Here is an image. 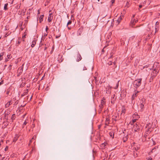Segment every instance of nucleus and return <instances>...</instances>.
Returning <instances> with one entry per match:
<instances>
[{
	"label": "nucleus",
	"instance_id": "nucleus-1",
	"mask_svg": "<svg viewBox=\"0 0 160 160\" xmlns=\"http://www.w3.org/2000/svg\"><path fill=\"white\" fill-rule=\"evenodd\" d=\"M141 78L135 80L133 82L134 86L136 88L138 87L141 84Z\"/></svg>",
	"mask_w": 160,
	"mask_h": 160
},
{
	"label": "nucleus",
	"instance_id": "nucleus-2",
	"mask_svg": "<svg viewBox=\"0 0 160 160\" xmlns=\"http://www.w3.org/2000/svg\"><path fill=\"white\" fill-rule=\"evenodd\" d=\"M159 71L156 68L154 69L153 72H152L151 74V78H152V79L155 77L157 75V74L158 73Z\"/></svg>",
	"mask_w": 160,
	"mask_h": 160
},
{
	"label": "nucleus",
	"instance_id": "nucleus-3",
	"mask_svg": "<svg viewBox=\"0 0 160 160\" xmlns=\"http://www.w3.org/2000/svg\"><path fill=\"white\" fill-rule=\"evenodd\" d=\"M138 21V20L136 19L135 18H132L130 23V26L133 27V26H134L135 24V23Z\"/></svg>",
	"mask_w": 160,
	"mask_h": 160
},
{
	"label": "nucleus",
	"instance_id": "nucleus-4",
	"mask_svg": "<svg viewBox=\"0 0 160 160\" xmlns=\"http://www.w3.org/2000/svg\"><path fill=\"white\" fill-rule=\"evenodd\" d=\"M82 58V57L80 54L79 53V52H78V54L77 55V58L76 59V61L78 62H79L80 61Z\"/></svg>",
	"mask_w": 160,
	"mask_h": 160
},
{
	"label": "nucleus",
	"instance_id": "nucleus-5",
	"mask_svg": "<svg viewBox=\"0 0 160 160\" xmlns=\"http://www.w3.org/2000/svg\"><path fill=\"white\" fill-rule=\"evenodd\" d=\"M145 103V99L144 98H142L140 101V105H144Z\"/></svg>",
	"mask_w": 160,
	"mask_h": 160
},
{
	"label": "nucleus",
	"instance_id": "nucleus-6",
	"mask_svg": "<svg viewBox=\"0 0 160 160\" xmlns=\"http://www.w3.org/2000/svg\"><path fill=\"white\" fill-rule=\"evenodd\" d=\"M52 14L51 13L49 14L48 18V22H51L52 19Z\"/></svg>",
	"mask_w": 160,
	"mask_h": 160
},
{
	"label": "nucleus",
	"instance_id": "nucleus-7",
	"mask_svg": "<svg viewBox=\"0 0 160 160\" xmlns=\"http://www.w3.org/2000/svg\"><path fill=\"white\" fill-rule=\"evenodd\" d=\"M128 138V135H127L126 136H124V137H123L122 138L123 141L124 142H125L127 140Z\"/></svg>",
	"mask_w": 160,
	"mask_h": 160
},
{
	"label": "nucleus",
	"instance_id": "nucleus-8",
	"mask_svg": "<svg viewBox=\"0 0 160 160\" xmlns=\"http://www.w3.org/2000/svg\"><path fill=\"white\" fill-rule=\"evenodd\" d=\"M36 44V40H35V38H34V39L32 42V44L31 45V47L32 48L34 47Z\"/></svg>",
	"mask_w": 160,
	"mask_h": 160
},
{
	"label": "nucleus",
	"instance_id": "nucleus-9",
	"mask_svg": "<svg viewBox=\"0 0 160 160\" xmlns=\"http://www.w3.org/2000/svg\"><path fill=\"white\" fill-rule=\"evenodd\" d=\"M44 17L43 15H42L40 16V18H39V22H41L43 21V18Z\"/></svg>",
	"mask_w": 160,
	"mask_h": 160
},
{
	"label": "nucleus",
	"instance_id": "nucleus-10",
	"mask_svg": "<svg viewBox=\"0 0 160 160\" xmlns=\"http://www.w3.org/2000/svg\"><path fill=\"white\" fill-rule=\"evenodd\" d=\"M8 5V3H6L4 4V10H8V8H7V6Z\"/></svg>",
	"mask_w": 160,
	"mask_h": 160
},
{
	"label": "nucleus",
	"instance_id": "nucleus-11",
	"mask_svg": "<svg viewBox=\"0 0 160 160\" xmlns=\"http://www.w3.org/2000/svg\"><path fill=\"white\" fill-rule=\"evenodd\" d=\"M23 71V67H21L18 70V71L19 72V73H21Z\"/></svg>",
	"mask_w": 160,
	"mask_h": 160
},
{
	"label": "nucleus",
	"instance_id": "nucleus-12",
	"mask_svg": "<svg viewBox=\"0 0 160 160\" xmlns=\"http://www.w3.org/2000/svg\"><path fill=\"white\" fill-rule=\"evenodd\" d=\"M11 101H10L8 102L6 105V106H7L8 107L11 104Z\"/></svg>",
	"mask_w": 160,
	"mask_h": 160
},
{
	"label": "nucleus",
	"instance_id": "nucleus-13",
	"mask_svg": "<svg viewBox=\"0 0 160 160\" xmlns=\"http://www.w3.org/2000/svg\"><path fill=\"white\" fill-rule=\"evenodd\" d=\"M138 153L136 151H134L133 155L134 157H136L137 156Z\"/></svg>",
	"mask_w": 160,
	"mask_h": 160
},
{
	"label": "nucleus",
	"instance_id": "nucleus-14",
	"mask_svg": "<svg viewBox=\"0 0 160 160\" xmlns=\"http://www.w3.org/2000/svg\"><path fill=\"white\" fill-rule=\"evenodd\" d=\"M121 19V17H119V18L117 20V22H118V24L120 22Z\"/></svg>",
	"mask_w": 160,
	"mask_h": 160
},
{
	"label": "nucleus",
	"instance_id": "nucleus-15",
	"mask_svg": "<svg viewBox=\"0 0 160 160\" xmlns=\"http://www.w3.org/2000/svg\"><path fill=\"white\" fill-rule=\"evenodd\" d=\"M27 91H28V89H27ZM28 91H27V92H24V93L23 94H22L21 95V97H23L25 95L27 94H28Z\"/></svg>",
	"mask_w": 160,
	"mask_h": 160
},
{
	"label": "nucleus",
	"instance_id": "nucleus-16",
	"mask_svg": "<svg viewBox=\"0 0 160 160\" xmlns=\"http://www.w3.org/2000/svg\"><path fill=\"white\" fill-rule=\"evenodd\" d=\"M15 114H14L12 115V116L11 118V119L12 120L15 119Z\"/></svg>",
	"mask_w": 160,
	"mask_h": 160
},
{
	"label": "nucleus",
	"instance_id": "nucleus-17",
	"mask_svg": "<svg viewBox=\"0 0 160 160\" xmlns=\"http://www.w3.org/2000/svg\"><path fill=\"white\" fill-rule=\"evenodd\" d=\"M50 2L49 1H48V0H47L46 2H45V6H46L48 5V4Z\"/></svg>",
	"mask_w": 160,
	"mask_h": 160
},
{
	"label": "nucleus",
	"instance_id": "nucleus-18",
	"mask_svg": "<svg viewBox=\"0 0 160 160\" xmlns=\"http://www.w3.org/2000/svg\"><path fill=\"white\" fill-rule=\"evenodd\" d=\"M152 129L151 128H148L147 130V132H151L152 130Z\"/></svg>",
	"mask_w": 160,
	"mask_h": 160
},
{
	"label": "nucleus",
	"instance_id": "nucleus-19",
	"mask_svg": "<svg viewBox=\"0 0 160 160\" xmlns=\"http://www.w3.org/2000/svg\"><path fill=\"white\" fill-rule=\"evenodd\" d=\"M101 108L102 107H103V104H104V103H105V102L104 101H103V100H102L101 101Z\"/></svg>",
	"mask_w": 160,
	"mask_h": 160
},
{
	"label": "nucleus",
	"instance_id": "nucleus-20",
	"mask_svg": "<svg viewBox=\"0 0 160 160\" xmlns=\"http://www.w3.org/2000/svg\"><path fill=\"white\" fill-rule=\"evenodd\" d=\"M72 23V21L71 20H69L68 22L67 26L68 27V25L71 24Z\"/></svg>",
	"mask_w": 160,
	"mask_h": 160
},
{
	"label": "nucleus",
	"instance_id": "nucleus-21",
	"mask_svg": "<svg viewBox=\"0 0 160 160\" xmlns=\"http://www.w3.org/2000/svg\"><path fill=\"white\" fill-rule=\"evenodd\" d=\"M135 97H136L134 95V94H133V95L132 96V100L133 101L135 98Z\"/></svg>",
	"mask_w": 160,
	"mask_h": 160
},
{
	"label": "nucleus",
	"instance_id": "nucleus-22",
	"mask_svg": "<svg viewBox=\"0 0 160 160\" xmlns=\"http://www.w3.org/2000/svg\"><path fill=\"white\" fill-rule=\"evenodd\" d=\"M34 139V137H33V138H32L31 139V140L30 141V142L28 144L29 145H30L31 143L32 142V140Z\"/></svg>",
	"mask_w": 160,
	"mask_h": 160
},
{
	"label": "nucleus",
	"instance_id": "nucleus-23",
	"mask_svg": "<svg viewBox=\"0 0 160 160\" xmlns=\"http://www.w3.org/2000/svg\"><path fill=\"white\" fill-rule=\"evenodd\" d=\"M140 107L141 109H142L144 108V105H140Z\"/></svg>",
	"mask_w": 160,
	"mask_h": 160
},
{
	"label": "nucleus",
	"instance_id": "nucleus-24",
	"mask_svg": "<svg viewBox=\"0 0 160 160\" xmlns=\"http://www.w3.org/2000/svg\"><path fill=\"white\" fill-rule=\"evenodd\" d=\"M28 123V120H25V121L24 122V125H26Z\"/></svg>",
	"mask_w": 160,
	"mask_h": 160
},
{
	"label": "nucleus",
	"instance_id": "nucleus-25",
	"mask_svg": "<svg viewBox=\"0 0 160 160\" xmlns=\"http://www.w3.org/2000/svg\"><path fill=\"white\" fill-rule=\"evenodd\" d=\"M110 135L111 137H112L113 136V138L114 134L112 132H110Z\"/></svg>",
	"mask_w": 160,
	"mask_h": 160
},
{
	"label": "nucleus",
	"instance_id": "nucleus-26",
	"mask_svg": "<svg viewBox=\"0 0 160 160\" xmlns=\"http://www.w3.org/2000/svg\"><path fill=\"white\" fill-rule=\"evenodd\" d=\"M148 135V133H146L144 135V137L146 138Z\"/></svg>",
	"mask_w": 160,
	"mask_h": 160
},
{
	"label": "nucleus",
	"instance_id": "nucleus-27",
	"mask_svg": "<svg viewBox=\"0 0 160 160\" xmlns=\"http://www.w3.org/2000/svg\"><path fill=\"white\" fill-rule=\"evenodd\" d=\"M139 129H140V128H135V129L134 131L135 132H138V130Z\"/></svg>",
	"mask_w": 160,
	"mask_h": 160
},
{
	"label": "nucleus",
	"instance_id": "nucleus-28",
	"mask_svg": "<svg viewBox=\"0 0 160 160\" xmlns=\"http://www.w3.org/2000/svg\"><path fill=\"white\" fill-rule=\"evenodd\" d=\"M18 139V138H15L13 140V142H16Z\"/></svg>",
	"mask_w": 160,
	"mask_h": 160
},
{
	"label": "nucleus",
	"instance_id": "nucleus-29",
	"mask_svg": "<svg viewBox=\"0 0 160 160\" xmlns=\"http://www.w3.org/2000/svg\"><path fill=\"white\" fill-rule=\"evenodd\" d=\"M136 120H137V119H136L132 120V123H133L134 122H136Z\"/></svg>",
	"mask_w": 160,
	"mask_h": 160
},
{
	"label": "nucleus",
	"instance_id": "nucleus-30",
	"mask_svg": "<svg viewBox=\"0 0 160 160\" xmlns=\"http://www.w3.org/2000/svg\"><path fill=\"white\" fill-rule=\"evenodd\" d=\"M108 64L109 65H111L112 64V62H110L108 63Z\"/></svg>",
	"mask_w": 160,
	"mask_h": 160
},
{
	"label": "nucleus",
	"instance_id": "nucleus-31",
	"mask_svg": "<svg viewBox=\"0 0 160 160\" xmlns=\"http://www.w3.org/2000/svg\"><path fill=\"white\" fill-rule=\"evenodd\" d=\"M8 147L7 146L5 148V150L6 151L8 150Z\"/></svg>",
	"mask_w": 160,
	"mask_h": 160
},
{
	"label": "nucleus",
	"instance_id": "nucleus-32",
	"mask_svg": "<svg viewBox=\"0 0 160 160\" xmlns=\"http://www.w3.org/2000/svg\"><path fill=\"white\" fill-rule=\"evenodd\" d=\"M7 57L8 59H10L11 58V56L10 55H8Z\"/></svg>",
	"mask_w": 160,
	"mask_h": 160
},
{
	"label": "nucleus",
	"instance_id": "nucleus-33",
	"mask_svg": "<svg viewBox=\"0 0 160 160\" xmlns=\"http://www.w3.org/2000/svg\"><path fill=\"white\" fill-rule=\"evenodd\" d=\"M117 118V117L116 116V118H114V117H113V118H112V119H113L115 121H116L117 120V119H116Z\"/></svg>",
	"mask_w": 160,
	"mask_h": 160
},
{
	"label": "nucleus",
	"instance_id": "nucleus-34",
	"mask_svg": "<svg viewBox=\"0 0 160 160\" xmlns=\"http://www.w3.org/2000/svg\"><path fill=\"white\" fill-rule=\"evenodd\" d=\"M155 64H157L156 66H157L158 65V62H156V63H155L154 64L153 67H154L155 66Z\"/></svg>",
	"mask_w": 160,
	"mask_h": 160
},
{
	"label": "nucleus",
	"instance_id": "nucleus-35",
	"mask_svg": "<svg viewBox=\"0 0 160 160\" xmlns=\"http://www.w3.org/2000/svg\"><path fill=\"white\" fill-rule=\"evenodd\" d=\"M87 69L84 66L83 68V70H86Z\"/></svg>",
	"mask_w": 160,
	"mask_h": 160
},
{
	"label": "nucleus",
	"instance_id": "nucleus-36",
	"mask_svg": "<svg viewBox=\"0 0 160 160\" xmlns=\"http://www.w3.org/2000/svg\"><path fill=\"white\" fill-rule=\"evenodd\" d=\"M115 0H111V2L112 4L114 2Z\"/></svg>",
	"mask_w": 160,
	"mask_h": 160
},
{
	"label": "nucleus",
	"instance_id": "nucleus-37",
	"mask_svg": "<svg viewBox=\"0 0 160 160\" xmlns=\"http://www.w3.org/2000/svg\"><path fill=\"white\" fill-rule=\"evenodd\" d=\"M3 83V81H2L1 82H0V85H2Z\"/></svg>",
	"mask_w": 160,
	"mask_h": 160
},
{
	"label": "nucleus",
	"instance_id": "nucleus-38",
	"mask_svg": "<svg viewBox=\"0 0 160 160\" xmlns=\"http://www.w3.org/2000/svg\"><path fill=\"white\" fill-rule=\"evenodd\" d=\"M150 37V34H148V35L147 36L146 38L147 39H148L149 38V37Z\"/></svg>",
	"mask_w": 160,
	"mask_h": 160
},
{
	"label": "nucleus",
	"instance_id": "nucleus-39",
	"mask_svg": "<svg viewBox=\"0 0 160 160\" xmlns=\"http://www.w3.org/2000/svg\"><path fill=\"white\" fill-rule=\"evenodd\" d=\"M48 26H46V30H46V32H47V31H48Z\"/></svg>",
	"mask_w": 160,
	"mask_h": 160
},
{
	"label": "nucleus",
	"instance_id": "nucleus-40",
	"mask_svg": "<svg viewBox=\"0 0 160 160\" xmlns=\"http://www.w3.org/2000/svg\"><path fill=\"white\" fill-rule=\"evenodd\" d=\"M138 148L137 147V148H135V151H137V150L138 149Z\"/></svg>",
	"mask_w": 160,
	"mask_h": 160
},
{
	"label": "nucleus",
	"instance_id": "nucleus-41",
	"mask_svg": "<svg viewBox=\"0 0 160 160\" xmlns=\"http://www.w3.org/2000/svg\"><path fill=\"white\" fill-rule=\"evenodd\" d=\"M142 7V5H140L139 6V9Z\"/></svg>",
	"mask_w": 160,
	"mask_h": 160
},
{
	"label": "nucleus",
	"instance_id": "nucleus-42",
	"mask_svg": "<svg viewBox=\"0 0 160 160\" xmlns=\"http://www.w3.org/2000/svg\"><path fill=\"white\" fill-rule=\"evenodd\" d=\"M2 57L0 56V61L2 59Z\"/></svg>",
	"mask_w": 160,
	"mask_h": 160
},
{
	"label": "nucleus",
	"instance_id": "nucleus-43",
	"mask_svg": "<svg viewBox=\"0 0 160 160\" xmlns=\"http://www.w3.org/2000/svg\"><path fill=\"white\" fill-rule=\"evenodd\" d=\"M147 30V31H150V29L149 28H148Z\"/></svg>",
	"mask_w": 160,
	"mask_h": 160
},
{
	"label": "nucleus",
	"instance_id": "nucleus-44",
	"mask_svg": "<svg viewBox=\"0 0 160 160\" xmlns=\"http://www.w3.org/2000/svg\"><path fill=\"white\" fill-rule=\"evenodd\" d=\"M134 95L135 96V97H136V96H137V93H136V92H135L134 93Z\"/></svg>",
	"mask_w": 160,
	"mask_h": 160
},
{
	"label": "nucleus",
	"instance_id": "nucleus-45",
	"mask_svg": "<svg viewBox=\"0 0 160 160\" xmlns=\"http://www.w3.org/2000/svg\"><path fill=\"white\" fill-rule=\"evenodd\" d=\"M134 17H135V15H134L132 16V18H134Z\"/></svg>",
	"mask_w": 160,
	"mask_h": 160
},
{
	"label": "nucleus",
	"instance_id": "nucleus-46",
	"mask_svg": "<svg viewBox=\"0 0 160 160\" xmlns=\"http://www.w3.org/2000/svg\"><path fill=\"white\" fill-rule=\"evenodd\" d=\"M3 55V53H1V54H0V56H1V57H2Z\"/></svg>",
	"mask_w": 160,
	"mask_h": 160
},
{
	"label": "nucleus",
	"instance_id": "nucleus-47",
	"mask_svg": "<svg viewBox=\"0 0 160 160\" xmlns=\"http://www.w3.org/2000/svg\"><path fill=\"white\" fill-rule=\"evenodd\" d=\"M32 125L33 126V127H32V128H33L35 127V124H32Z\"/></svg>",
	"mask_w": 160,
	"mask_h": 160
},
{
	"label": "nucleus",
	"instance_id": "nucleus-48",
	"mask_svg": "<svg viewBox=\"0 0 160 160\" xmlns=\"http://www.w3.org/2000/svg\"><path fill=\"white\" fill-rule=\"evenodd\" d=\"M112 55H111V56L110 57L108 58L109 59V58H112Z\"/></svg>",
	"mask_w": 160,
	"mask_h": 160
},
{
	"label": "nucleus",
	"instance_id": "nucleus-49",
	"mask_svg": "<svg viewBox=\"0 0 160 160\" xmlns=\"http://www.w3.org/2000/svg\"><path fill=\"white\" fill-rule=\"evenodd\" d=\"M113 63L114 65L116 64V63L115 61L113 62Z\"/></svg>",
	"mask_w": 160,
	"mask_h": 160
},
{
	"label": "nucleus",
	"instance_id": "nucleus-50",
	"mask_svg": "<svg viewBox=\"0 0 160 160\" xmlns=\"http://www.w3.org/2000/svg\"><path fill=\"white\" fill-rule=\"evenodd\" d=\"M8 112L7 113H5V115H8Z\"/></svg>",
	"mask_w": 160,
	"mask_h": 160
},
{
	"label": "nucleus",
	"instance_id": "nucleus-51",
	"mask_svg": "<svg viewBox=\"0 0 160 160\" xmlns=\"http://www.w3.org/2000/svg\"><path fill=\"white\" fill-rule=\"evenodd\" d=\"M25 125H24V123L22 124V128H23Z\"/></svg>",
	"mask_w": 160,
	"mask_h": 160
},
{
	"label": "nucleus",
	"instance_id": "nucleus-52",
	"mask_svg": "<svg viewBox=\"0 0 160 160\" xmlns=\"http://www.w3.org/2000/svg\"><path fill=\"white\" fill-rule=\"evenodd\" d=\"M20 43V41H18V43L19 44Z\"/></svg>",
	"mask_w": 160,
	"mask_h": 160
},
{
	"label": "nucleus",
	"instance_id": "nucleus-53",
	"mask_svg": "<svg viewBox=\"0 0 160 160\" xmlns=\"http://www.w3.org/2000/svg\"><path fill=\"white\" fill-rule=\"evenodd\" d=\"M2 141H1V142H0V146L1 145V142H2Z\"/></svg>",
	"mask_w": 160,
	"mask_h": 160
},
{
	"label": "nucleus",
	"instance_id": "nucleus-54",
	"mask_svg": "<svg viewBox=\"0 0 160 160\" xmlns=\"http://www.w3.org/2000/svg\"><path fill=\"white\" fill-rule=\"evenodd\" d=\"M47 47H45V48H44V50H46V49H47Z\"/></svg>",
	"mask_w": 160,
	"mask_h": 160
},
{
	"label": "nucleus",
	"instance_id": "nucleus-55",
	"mask_svg": "<svg viewBox=\"0 0 160 160\" xmlns=\"http://www.w3.org/2000/svg\"><path fill=\"white\" fill-rule=\"evenodd\" d=\"M8 93H9V92L8 91H7V94H8Z\"/></svg>",
	"mask_w": 160,
	"mask_h": 160
},
{
	"label": "nucleus",
	"instance_id": "nucleus-56",
	"mask_svg": "<svg viewBox=\"0 0 160 160\" xmlns=\"http://www.w3.org/2000/svg\"><path fill=\"white\" fill-rule=\"evenodd\" d=\"M115 96V95H113V98H114Z\"/></svg>",
	"mask_w": 160,
	"mask_h": 160
},
{
	"label": "nucleus",
	"instance_id": "nucleus-57",
	"mask_svg": "<svg viewBox=\"0 0 160 160\" xmlns=\"http://www.w3.org/2000/svg\"><path fill=\"white\" fill-rule=\"evenodd\" d=\"M58 37H59L58 36H56V38H58Z\"/></svg>",
	"mask_w": 160,
	"mask_h": 160
},
{
	"label": "nucleus",
	"instance_id": "nucleus-58",
	"mask_svg": "<svg viewBox=\"0 0 160 160\" xmlns=\"http://www.w3.org/2000/svg\"><path fill=\"white\" fill-rule=\"evenodd\" d=\"M118 85L117 84V88L118 87Z\"/></svg>",
	"mask_w": 160,
	"mask_h": 160
},
{
	"label": "nucleus",
	"instance_id": "nucleus-59",
	"mask_svg": "<svg viewBox=\"0 0 160 160\" xmlns=\"http://www.w3.org/2000/svg\"><path fill=\"white\" fill-rule=\"evenodd\" d=\"M68 29H70V28L69 27H68Z\"/></svg>",
	"mask_w": 160,
	"mask_h": 160
},
{
	"label": "nucleus",
	"instance_id": "nucleus-60",
	"mask_svg": "<svg viewBox=\"0 0 160 160\" xmlns=\"http://www.w3.org/2000/svg\"><path fill=\"white\" fill-rule=\"evenodd\" d=\"M47 34H44V36H47Z\"/></svg>",
	"mask_w": 160,
	"mask_h": 160
},
{
	"label": "nucleus",
	"instance_id": "nucleus-61",
	"mask_svg": "<svg viewBox=\"0 0 160 160\" xmlns=\"http://www.w3.org/2000/svg\"><path fill=\"white\" fill-rule=\"evenodd\" d=\"M152 159V158H151V159H150V160H151Z\"/></svg>",
	"mask_w": 160,
	"mask_h": 160
},
{
	"label": "nucleus",
	"instance_id": "nucleus-62",
	"mask_svg": "<svg viewBox=\"0 0 160 160\" xmlns=\"http://www.w3.org/2000/svg\"><path fill=\"white\" fill-rule=\"evenodd\" d=\"M29 17V16H28V17H27V18H29V17Z\"/></svg>",
	"mask_w": 160,
	"mask_h": 160
},
{
	"label": "nucleus",
	"instance_id": "nucleus-63",
	"mask_svg": "<svg viewBox=\"0 0 160 160\" xmlns=\"http://www.w3.org/2000/svg\"><path fill=\"white\" fill-rule=\"evenodd\" d=\"M50 0H48V1H49V2L50 1Z\"/></svg>",
	"mask_w": 160,
	"mask_h": 160
},
{
	"label": "nucleus",
	"instance_id": "nucleus-64",
	"mask_svg": "<svg viewBox=\"0 0 160 160\" xmlns=\"http://www.w3.org/2000/svg\"><path fill=\"white\" fill-rule=\"evenodd\" d=\"M111 102L112 103V101H111Z\"/></svg>",
	"mask_w": 160,
	"mask_h": 160
}]
</instances>
